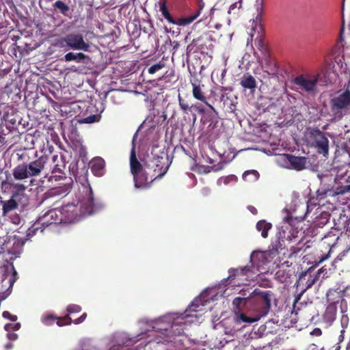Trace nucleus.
Listing matches in <instances>:
<instances>
[{
	"instance_id": "1",
	"label": "nucleus",
	"mask_w": 350,
	"mask_h": 350,
	"mask_svg": "<svg viewBox=\"0 0 350 350\" xmlns=\"http://www.w3.org/2000/svg\"><path fill=\"white\" fill-rule=\"evenodd\" d=\"M86 196L77 205L67 204L62 212L63 218L59 220H64L67 223H76L83 217L90 215L98 211L100 206L95 202L93 191L89 186L85 188Z\"/></svg>"
},
{
	"instance_id": "2",
	"label": "nucleus",
	"mask_w": 350,
	"mask_h": 350,
	"mask_svg": "<svg viewBox=\"0 0 350 350\" xmlns=\"http://www.w3.org/2000/svg\"><path fill=\"white\" fill-rule=\"evenodd\" d=\"M17 156L18 160L22 163L18 164L12 170L13 177L16 180H23L30 177L40 176L49 160L47 155H42L31 160L26 151L17 153Z\"/></svg>"
},
{
	"instance_id": "3",
	"label": "nucleus",
	"mask_w": 350,
	"mask_h": 350,
	"mask_svg": "<svg viewBox=\"0 0 350 350\" xmlns=\"http://www.w3.org/2000/svg\"><path fill=\"white\" fill-rule=\"evenodd\" d=\"M169 166L168 157L163 152L161 154H154L151 152L146 157L144 174L147 177L148 188L154 180L161 178L165 174Z\"/></svg>"
},
{
	"instance_id": "4",
	"label": "nucleus",
	"mask_w": 350,
	"mask_h": 350,
	"mask_svg": "<svg viewBox=\"0 0 350 350\" xmlns=\"http://www.w3.org/2000/svg\"><path fill=\"white\" fill-rule=\"evenodd\" d=\"M248 294L249 310L254 312L255 317L258 321L266 316L270 310L272 293L270 291H262L256 288L252 293L248 292Z\"/></svg>"
},
{
	"instance_id": "5",
	"label": "nucleus",
	"mask_w": 350,
	"mask_h": 350,
	"mask_svg": "<svg viewBox=\"0 0 350 350\" xmlns=\"http://www.w3.org/2000/svg\"><path fill=\"white\" fill-rule=\"evenodd\" d=\"M329 252L327 254L322 255L321 257H319L318 260H316L314 265L310 267L306 271H302L299 274V282H302L304 280L306 279V277H308L307 280L306 281V286L302 291L295 297V301L293 304V312H295L296 314L299 310V308L297 306V304L300 300L303 294L309 288H310L313 285H314L319 280L321 279L315 273H312L314 269L318 267L321 263L326 260L329 258Z\"/></svg>"
},
{
	"instance_id": "6",
	"label": "nucleus",
	"mask_w": 350,
	"mask_h": 350,
	"mask_svg": "<svg viewBox=\"0 0 350 350\" xmlns=\"http://www.w3.org/2000/svg\"><path fill=\"white\" fill-rule=\"evenodd\" d=\"M130 169L133 176L135 187L138 189H148L147 177L144 174V165L138 161L133 146L130 154Z\"/></svg>"
},
{
	"instance_id": "7",
	"label": "nucleus",
	"mask_w": 350,
	"mask_h": 350,
	"mask_svg": "<svg viewBox=\"0 0 350 350\" xmlns=\"http://www.w3.org/2000/svg\"><path fill=\"white\" fill-rule=\"evenodd\" d=\"M265 255L261 252H252L250 256V265L242 267L230 269L228 280H232L236 278L241 279V277L248 276L249 274H256L259 271V264L255 262L256 259H263Z\"/></svg>"
},
{
	"instance_id": "8",
	"label": "nucleus",
	"mask_w": 350,
	"mask_h": 350,
	"mask_svg": "<svg viewBox=\"0 0 350 350\" xmlns=\"http://www.w3.org/2000/svg\"><path fill=\"white\" fill-rule=\"evenodd\" d=\"M58 221L56 210H49L42 216L40 217L38 221L27 229V236L28 237H33L36 234L38 230L40 229V231L42 232L45 227L53 224H57Z\"/></svg>"
},
{
	"instance_id": "9",
	"label": "nucleus",
	"mask_w": 350,
	"mask_h": 350,
	"mask_svg": "<svg viewBox=\"0 0 350 350\" xmlns=\"http://www.w3.org/2000/svg\"><path fill=\"white\" fill-rule=\"evenodd\" d=\"M161 320H157L152 323L151 325L152 329H163L165 336V338L162 341L163 343L176 342V337L180 336L184 334L185 322H174L170 325V329L167 327H159Z\"/></svg>"
},
{
	"instance_id": "10",
	"label": "nucleus",
	"mask_w": 350,
	"mask_h": 350,
	"mask_svg": "<svg viewBox=\"0 0 350 350\" xmlns=\"http://www.w3.org/2000/svg\"><path fill=\"white\" fill-rule=\"evenodd\" d=\"M330 109L332 112L337 116L342 115V111L350 106V90L347 88L343 92L330 100Z\"/></svg>"
},
{
	"instance_id": "11",
	"label": "nucleus",
	"mask_w": 350,
	"mask_h": 350,
	"mask_svg": "<svg viewBox=\"0 0 350 350\" xmlns=\"http://www.w3.org/2000/svg\"><path fill=\"white\" fill-rule=\"evenodd\" d=\"M159 11L163 18L170 24L178 26H185L193 22L198 17V12H192L188 16L174 18L168 10L166 3L163 1L160 4Z\"/></svg>"
},
{
	"instance_id": "12",
	"label": "nucleus",
	"mask_w": 350,
	"mask_h": 350,
	"mask_svg": "<svg viewBox=\"0 0 350 350\" xmlns=\"http://www.w3.org/2000/svg\"><path fill=\"white\" fill-rule=\"evenodd\" d=\"M310 136L317 152L327 157L329 154V140L325 134L318 128H314L310 131Z\"/></svg>"
},
{
	"instance_id": "13",
	"label": "nucleus",
	"mask_w": 350,
	"mask_h": 350,
	"mask_svg": "<svg viewBox=\"0 0 350 350\" xmlns=\"http://www.w3.org/2000/svg\"><path fill=\"white\" fill-rule=\"evenodd\" d=\"M256 5H257V11L258 14L256 16V19L254 21V23L255 24L254 27L252 28V33H250L251 38L254 36V33L256 30L258 31V36L256 39H258V48L262 51H267V47L264 44L262 36L260 33L263 31V27L261 24L262 18V12H263V0H256Z\"/></svg>"
},
{
	"instance_id": "14",
	"label": "nucleus",
	"mask_w": 350,
	"mask_h": 350,
	"mask_svg": "<svg viewBox=\"0 0 350 350\" xmlns=\"http://www.w3.org/2000/svg\"><path fill=\"white\" fill-rule=\"evenodd\" d=\"M318 79V76L301 75L297 76L294 79L293 83L302 91L307 93H313L317 88Z\"/></svg>"
},
{
	"instance_id": "15",
	"label": "nucleus",
	"mask_w": 350,
	"mask_h": 350,
	"mask_svg": "<svg viewBox=\"0 0 350 350\" xmlns=\"http://www.w3.org/2000/svg\"><path fill=\"white\" fill-rule=\"evenodd\" d=\"M64 41L72 49L89 51L90 45L84 41L81 34L69 33L64 38Z\"/></svg>"
},
{
	"instance_id": "16",
	"label": "nucleus",
	"mask_w": 350,
	"mask_h": 350,
	"mask_svg": "<svg viewBox=\"0 0 350 350\" xmlns=\"http://www.w3.org/2000/svg\"><path fill=\"white\" fill-rule=\"evenodd\" d=\"M284 161L291 165L290 168L297 171H301L306 168V158L304 157H296L293 154H284Z\"/></svg>"
},
{
	"instance_id": "17",
	"label": "nucleus",
	"mask_w": 350,
	"mask_h": 350,
	"mask_svg": "<svg viewBox=\"0 0 350 350\" xmlns=\"http://www.w3.org/2000/svg\"><path fill=\"white\" fill-rule=\"evenodd\" d=\"M56 321L58 326L62 327L65 325H70L72 319L68 314L64 317L59 318L52 314H47L42 317V323L46 325H51Z\"/></svg>"
},
{
	"instance_id": "18",
	"label": "nucleus",
	"mask_w": 350,
	"mask_h": 350,
	"mask_svg": "<svg viewBox=\"0 0 350 350\" xmlns=\"http://www.w3.org/2000/svg\"><path fill=\"white\" fill-rule=\"evenodd\" d=\"M203 85L192 83V95L193 98L206 104L213 111L217 113L215 107L209 104L207 101V98L205 96V92L203 91Z\"/></svg>"
},
{
	"instance_id": "19",
	"label": "nucleus",
	"mask_w": 350,
	"mask_h": 350,
	"mask_svg": "<svg viewBox=\"0 0 350 350\" xmlns=\"http://www.w3.org/2000/svg\"><path fill=\"white\" fill-rule=\"evenodd\" d=\"M90 170L96 176H103L105 172V161L101 157H95L90 162Z\"/></svg>"
},
{
	"instance_id": "20",
	"label": "nucleus",
	"mask_w": 350,
	"mask_h": 350,
	"mask_svg": "<svg viewBox=\"0 0 350 350\" xmlns=\"http://www.w3.org/2000/svg\"><path fill=\"white\" fill-rule=\"evenodd\" d=\"M64 59L66 62L75 61L78 63H83L85 64H88L90 61V58L88 55L83 53H75L72 52L66 53L64 56Z\"/></svg>"
},
{
	"instance_id": "21",
	"label": "nucleus",
	"mask_w": 350,
	"mask_h": 350,
	"mask_svg": "<svg viewBox=\"0 0 350 350\" xmlns=\"http://www.w3.org/2000/svg\"><path fill=\"white\" fill-rule=\"evenodd\" d=\"M240 84L245 89L254 91L256 88V81L253 76L249 73L244 74L240 79Z\"/></svg>"
},
{
	"instance_id": "22",
	"label": "nucleus",
	"mask_w": 350,
	"mask_h": 350,
	"mask_svg": "<svg viewBox=\"0 0 350 350\" xmlns=\"http://www.w3.org/2000/svg\"><path fill=\"white\" fill-rule=\"evenodd\" d=\"M2 189H12V193H25L27 187L23 183H10L8 180H3L1 183Z\"/></svg>"
},
{
	"instance_id": "23",
	"label": "nucleus",
	"mask_w": 350,
	"mask_h": 350,
	"mask_svg": "<svg viewBox=\"0 0 350 350\" xmlns=\"http://www.w3.org/2000/svg\"><path fill=\"white\" fill-rule=\"evenodd\" d=\"M11 198L16 202V205L23 208L29 204V197L25 193H12Z\"/></svg>"
},
{
	"instance_id": "24",
	"label": "nucleus",
	"mask_w": 350,
	"mask_h": 350,
	"mask_svg": "<svg viewBox=\"0 0 350 350\" xmlns=\"http://www.w3.org/2000/svg\"><path fill=\"white\" fill-rule=\"evenodd\" d=\"M0 203L2 205L3 215H7L18 207L16 202L12 198L8 200H1Z\"/></svg>"
},
{
	"instance_id": "25",
	"label": "nucleus",
	"mask_w": 350,
	"mask_h": 350,
	"mask_svg": "<svg viewBox=\"0 0 350 350\" xmlns=\"http://www.w3.org/2000/svg\"><path fill=\"white\" fill-rule=\"evenodd\" d=\"M271 227L272 224L267 222L265 220H260L256 224V229L258 231L261 232V235L263 238L268 237V232Z\"/></svg>"
},
{
	"instance_id": "26",
	"label": "nucleus",
	"mask_w": 350,
	"mask_h": 350,
	"mask_svg": "<svg viewBox=\"0 0 350 350\" xmlns=\"http://www.w3.org/2000/svg\"><path fill=\"white\" fill-rule=\"evenodd\" d=\"M2 120L6 122V126L10 131L16 128L17 120L13 115H10L8 111H5Z\"/></svg>"
},
{
	"instance_id": "27",
	"label": "nucleus",
	"mask_w": 350,
	"mask_h": 350,
	"mask_svg": "<svg viewBox=\"0 0 350 350\" xmlns=\"http://www.w3.org/2000/svg\"><path fill=\"white\" fill-rule=\"evenodd\" d=\"M247 291L246 290H242L240 292V294L243 295V297H237L234 299L233 300V305L235 306L237 308H239V306L242 304H244L248 306V299H249V294Z\"/></svg>"
},
{
	"instance_id": "28",
	"label": "nucleus",
	"mask_w": 350,
	"mask_h": 350,
	"mask_svg": "<svg viewBox=\"0 0 350 350\" xmlns=\"http://www.w3.org/2000/svg\"><path fill=\"white\" fill-rule=\"evenodd\" d=\"M53 8L59 11V12L65 16L68 15V12H70V7L64 1L61 0H58L55 1L53 5Z\"/></svg>"
},
{
	"instance_id": "29",
	"label": "nucleus",
	"mask_w": 350,
	"mask_h": 350,
	"mask_svg": "<svg viewBox=\"0 0 350 350\" xmlns=\"http://www.w3.org/2000/svg\"><path fill=\"white\" fill-rule=\"evenodd\" d=\"M234 321L237 323H253L257 321L258 320L256 317H249L245 315L244 313L236 314L234 317Z\"/></svg>"
},
{
	"instance_id": "30",
	"label": "nucleus",
	"mask_w": 350,
	"mask_h": 350,
	"mask_svg": "<svg viewBox=\"0 0 350 350\" xmlns=\"http://www.w3.org/2000/svg\"><path fill=\"white\" fill-rule=\"evenodd\" d=\"M259 177V173L254 170L245 171L243 174V179L245 181H255Z\"/></svg>"
},
{
	"instance_id": "31",
	"label": "nucleus",
	"mask_w": 350,
	"mask_h": 350,
	"mask_svg": "<svg viewBox=\"0 0 350 350\" xmlns=\"http://www.w3.org/2000/svg\"><path fill=\"white\" fill-rule=\"evenodd\" d=\"M100 118H101V116L100 114L91 115V116H89L83 118V120H82V122L88 123V124L96 122L100 120Z\"/></svg>"
},
{
	"instance_id": "32",
	"label": "nucleus",
	"mask_w": 350,
	"mask_h": 350,
	"mask_svg": "<svg viewBox=\"0 0 350 350\" xmlns=\"http://www.w3.org/2000/svg\"><path fill=\"white\" fill-rule=\"evenodd\" d=\"M165 64L163 62H159V63L150 66L148 69V72L150 74H154L158 70L163 68Z\"/></svg>"
},
{
	"instance_id": "33",
	"label": "nucleus",
	"mask_w": 350,
	"mask_h": 350,
	"mask_svg": "<svg viewBox=\"0 0 350 350\" xmlns=\"http://www.w3.org/2000/svg\"><path fill=\"white\" fill-rule=\"evenodd\" d=\"M316 274L319 277L321 282L323 280L328 278L327 269L325 267H322L316 272Z\"/></svg>"
},
{
	"instance_id": "34",
	"label": "nucleus",
	"mask_w": 350,
	"mask_h": 350,
	"mask_svg": "<svg viewBox=\"0 0 350 350\" xmlns=\"http://www.w3.org/2000/svg\"><path fill=\"white\" fill-rule=\"evenodd\" d=\"M66 310L68 312V314L69 315V314L78 313V312H81V307L79 305L70 304V305L68 306Z\"/></svg>"
},
{
	"instance_id": "35",
	"label": "nucleus",
	"mask_w": 350,
	"mask_h": 350,
	"mask_svg": "<svg viewBox=\"0 0 350 350\" xmlns=\"http://www.w3.org/2000/svg\"><path fill=\"white\" fill-rule=\"evenodd\" d=\"M179 105L180 109L185 112L187 113L189 110H190L192 107H189L187 103H186L181 97L178 96Z\"/></svg>"
},
{
	"instance_id": "36",
	"label": "nucleus",
	"mask_w": 350,
	"mask_h": 350,
	"mask_svg": "<svg viewBox=\"0 0 350 350\" xmlns=\"http://www.w3.org/2000/svg\"><path fill=\"white\" fill-rule=\"evenodd\" d=\"M205 5L204 0H196V10H194L193 12H198V16L200 15L202 10L204 9Z\"/></svg>"
},
{
	"instance_id": "37",
	"label": "nucleus",
	"mask_w": 350,
	"mask_h": 350,
	"mask_svg": "<svg viewBox=\"0 0 350 350\" xmlns=\"http://www.w3.org/2000/svg\"><path fill=\"white\" fill-rule=\"evenodd\" d=\"M205 5L204 0H196V10H194L193 12H198V16L200 15L202 10L204 9Z\"/></svg>"
},
{
	"instance_id": "38",
	"label": "nucleus",
	"mask_w": 350,
	"mask_h": 350,
	"mask_svg": "<svg viewBox=\"0 0 350 350\" xmlns=\"http://www.w3.org/2000/svg\"><path fill=\"white\" fill-rule=\"evenodd\" d=\"M275 276L281 282H284L287 278V276H286L285 271L284 270H278L275 273Z\"/></svg>"
},
{
	"instance_id": "39",
	"label": "nucleus",
	"mask_w": 350,
	"mask_h": 350,
	"mask_svg": "<svg viewBox=\"0 0 350 350\" xmlns=\"http://www.w3.org/2000/svg\"><path fill=\"white\" fill-rule=\"evenodd\" d=\"M21 217L18 214L12 215L10 217V221L15 225H19L21 223Z\"/></svg>"
},
{
	"instance_id": "40",
	"label": "nucleus",
	"mask_w": 350,
	"mask_h": 350,
	"mask_svg": "<svg viewBox=\"0 0 350 350\" xmlns=\"http://www.w3.org/2000/svg\"><path fill=\"white\" fill-rule=\"evenodd\" d=\"M336 309L334 306H329L326 309V315L331 314L330 317L334 319L336 314Z\"/></svg>"
},
{
	"instance_id": "41",
	"label": "nucleus",
	"mask_w": 350,
	"mask_h": 350,
	"mask_svg": "<svg viewBox=\"0 0 350 350\" xmlns=\"http://www.w3.org/2000/svg\"><path fill=\"white\" fill-rule=\"evenodd\" d=\"M2 315L5 319H8L12 321H16L17 320V316L10 314L8 311H4Z\"/></svg>"
},
{
	"instance_id": "42",
	"label": "nucleus",
	"mask_w": 350,
	"mask_h": 350,
	"mask_svg": "<svg viewBox=\"0 0 350 350\" xmlns=\"http://www.w3.org/2000/svg\"><path fill=\"white\" fill-rule=\"evenodd\" d=\"M191 107H193L196 111H197L200 114L205 113V109L201 105H192Z\"/></svg>"
},
{
	"instance_id": "43",
	"label": "nucleus",
	"mask_w": 350,
	"mask_h": 350,
	"mask_svg": "<svg viewBox=\"0 0 350 350\" xmlns=\"http://www.w3.org/2000/svg\"><path fill=\"white\" fill-rule=\"evenodd\" d=\"M237 177L234 175H230L224 178H220V180H223L224 183L227 185L230 182L234 180Z\"/></svg>"
},
{
	"instance_id": "44",
	"label": "nucleus",
	"mask_w": 350,
	"mask_h": 350,
	"mask_svg": "<svg viewBox=\"0 0 350 350\" xmlns=\"http://www.w3.org/2000/svg\"><path fill=\"white\" fill-rule=\"evenodd\" d=\"M87 317V314L85 312L81 317L73 321L75 324H80L85 321Z\"/></svg>"
},
{
	"instance_id": "45",
	"label": "nucleus",
	"mask_w": 350,
	"mask_h": 350,
	"mask_svg": "<svg viewBox=\"0 0 350 350\" xmlns=\"http://www.w3.org/2000/svg\"><path fill=\"white\" fill-rule=\"evenodd\" d=\"M64 165H60L58 163H55V166H54V168L53 170V172H61L62 171V167H64Z\"/></svg>"
},
{
	"instance_id": "46",
	"label": "nucleus",
	"mask_w": 350,
	"mask_h": 350,
	"mask_svg": "<svg viewBox=\"0 0 350 350\" xmlns=\"http://www.w3.org/2000/svg\"><path fill=\"white\" fill-rule=\"evenodd\" d=\"M239 5V8L241 7V2H238V3H233L230 6V8H229V10H228V13H231L232 12V10L235 8H237L238 6L237 5Z\"/></svg>"
},
{
	"instance_id": "47",
	"label": "nucleus",
	"mask_w": 350,
	"mask_h": 350,
	"mask_svg": "<svg viewBox=\"0 0 350 350\" xmlns=\"http://www.w3.org/2000/svg\"><path fill=\"white\" fill-rule=\"evenodd\" d=\"M311 334L317 336H319L322 334V331L320 328H315L311 332Z\"/></svg>"
},
{
	"instance_id": "48",
	"label": "nucleus",
	"mask_w": 350,
	"mask_h": 350,
	"mask_svg": "<svg viewBox=\"0 0 350 350\" xmlns=\"http://www.w3.org/2000/svg\"><path fill=\"white\" fill-rule=\"evenodd\" d=\"M198 304L196 301H193L192 304L189 306L190 311H197L196 308L198 307Z\"/></svg>"
},
{
	"instance_id": "49",
	"label": "nucleus",
	"mask_w": 350,
	"mask_h": 350,
	"mask_svg": "<svg viewBox=\"0 0 350 350\" xmlns=\"http://www.w3.org/2000/svg\"><path fill=\"white\" fill-rule=\"evenodd\" d=\"M5 134L1 132L0 133V143L1 144H6L7 141L5 139Z\"/></svg>"
},
{
	"instance_id": "50",
	"label": "nucleus",
	"mask_w": 350,
	"mask_h": 350,
	"mask_svg": "<svg viewBox=\"0 0 350 350\" xmlns=\"http://www.w3.org/2000/svg\"><path fill=\"white\" fill-rule=\"evenodd\" d=\"M248 210L254 215H256L258 213L257 209L253 206H249Z\"/></svg>"
},
{
	"instance_id": "51",
	"label": "nucleus",
	"mask_w": 350,
	"mask_h": 350,
	"mask_svg": "<svg viewBox=\"0 0 350 350\" xmlns=\"http://www.w3.org/2000/svg\"><path fill=\"white\" fill-rule=\"evenodd\" d=\"M229 108H230V111L232 113H234L237 110L236 104L231 103Z\"/></svg>"
},
{
	"instance_id": "52",
	"label": "nucleus",
	"mask_w": 350,
	"mask_h": 350,
	"mask_svg": "<svg viewBox=\"0 0 350 350\" xmlns=\"http://www.w3.org/2000/svg\"><path fill=\"white\" fill-rule=\"evenodd\" d=\"M284 220L285 221H286L287 223L290 224H291V221H292V217H286L284 219Z\"/></svg>"
},
{
	"instance_id": "53",
	"label": "nucleus",
	"mask_w": 350,
	"mask_h": 350,
	"mask_svg": "<svg viewBox=\"0 0 350 350\" xmlns=\"http://www.w3.org/2000/svg\"><path fill=\"white\" fill-rule=\"evenodd\" d=\"M59 159V156L57 154H55L53 156V162L55 163Z\"/></svg>"
},
{
	"instance_id": "54",
	"label": "nucleus",
	"mask_w": 350,
	"mask_h": 350,
	"mask_svg": "<svg viewBox=\"0 0 350 350\" xmlns=\"http://www.w3.org/2000/svg\"><path fill=\"white\" fill-rule=\"evenodd\" d=\"M347 181V183H349V185L348 186V189L349 190L350 189V176H348Z\"/></svg>"
},
{
	"instance_id": "55",
	"label": "nucleus",
	"mask_w": 350,
	"mask_h": 350,
	"mask_svg": "<svg viewBox=\"0 0 350 350\" xmlns=\"http://www.w3.org/2000/svg\"><path fill=\"white\" fill-rule=\"evenodd\" d=\"M20 327V324L19 323H17L14 325V329H18V328Z\"/></svg>"
},
{
	"instance_id": "56",
	"label": "nucleus",
	"mask_w": 350,
	"mask_h": 350,
	"mask_svg": "<svg viewBox=\"0 0 350 350\" xmlns=\"http://www.w3.org/2000/svg\"><path fill=\"white\" fill-rule=\"evenodd\" d=\"M193 122H195L196 120V116L195 114L193 115Z\"/></svg>"
},
{
	"instance_id": "57",
	"label": "nucleus",
	"mask_w": 350,
	"mask_h": 350,
	"mask_svg": "<svg viewBox=\"0 0 350 350\" xmlns=\"http://www.w3.org/2000/svg\"><path fill=\"white\" fill-rule=\"evenodd\" d=\"M178 45H179L178 43L176 42V44L174 46V49L177 48Z\"/></svg>"
},
{
	"instance_id": "58",
	"label": "nucleus",
	"mask_w": 350,
	"mask_h": 350,
	"mask_svg": "<svg viewBox=\"0 0 350 350\" xmlns=\"http://www.w3.org/2000/svg\"><path fill=\"white\" fill-rule=\"evenodd\" d=\"M196 39H193V40H192V43H191V44H196Z\"/></svg>"
},
{
	"instance_id": "59",
	"label": "nucleus",
	"mask_w": 350,
	"mask_h": 350,
	"mask_svg": "<svg viewBox=\"0 0 350 350\" xmlns=\"http://www.w3.org/2000/svg\"><path fill=\"white\" fill-rule=\"evenodd\" d=\"M48 220L50 221H53L52 219L50 217H48Z\"/></svg>"
},
{
	"instance_id": "60",
	"label": "nucleus",
	"mask_w": 350,
	"mask_h": 350,
	"mask_svg": "<svg viewBox=\"0 0 350 350\" xmlns=\"http://www.w3.org/2000/svg\"><path fill=\"white\" fill-rule=\"evenodd\" d=\"M306 209L308 211V205L306 206Z\"/></svg>"
},
{
	"instance_id": "61",
	"label": "nucleus",
	"mask_w": 350,
	"mask_h": 350,
	"mask_svg": "<svg viewBox=\"0 0 350 350\" xmlns=\"http://www.w3.org/2000/svg\"><path fill=\"white\" fill-rule=\"evenodd\" d=\"M305 214H306V212L305 213ZM304 217H305V216H304V217H301L302 219H304Z\"/></svg>"
},
{
	"instance_id": "62",
	"label": "nucleus",
	"mask_w": 350,
	"mask_h": 350,
	"mask_svg": "<svg viewBox=\"0 0 350 350\" xmlns=\"http://www.w3.org/2000/svg\"><path fill=\"white\" fill-rule=\"evenodd\" d=\"M16 274H17V273H16V271L14 270V275H16Z\"/></svg>"
},
{
	"instance_id": "63",
	"label": "nucleus",
	"mask_w": 350,
	"mask_h": 350,
	"mask_svg": "<svg viewBox=\"0 0 350 350\" xmlns=\"http://www.w3.org/2000/svg\"><path fill=\"white\" fill-rule=\"evenodd\" d=\"M293 237L294 238H295V237H297V235H294V234H293Z\"/></svg>"
}]
</instances>
